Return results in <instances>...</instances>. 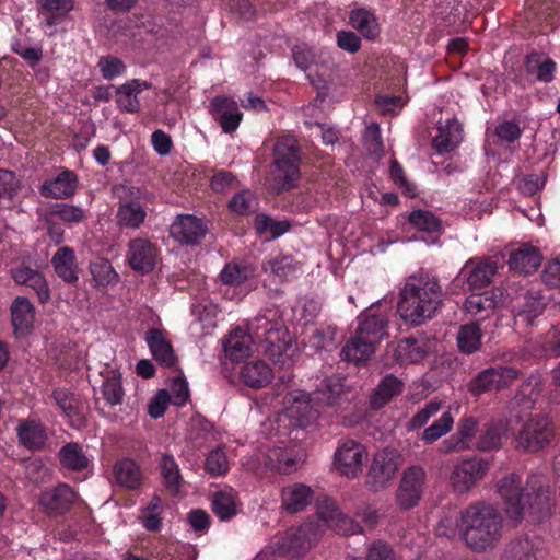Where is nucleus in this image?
Here are the masks:
<instances>
[{"mask_svg": "<svg viewBox=\"0 0 560 560\" xmlns=\"http://www.w3.org/2000/svg\"><path fill=\"white\" fill-rule=\"evenodd\" d=\"M498 492L512 520L520 521L527 513L534 523H541L551 514L550 490L544 475L530 474L522 487L520 475L508 474L498 482Z\"/></svg>", "mask_w": 560, "mask_h": 560, "instance_id": "1", "label": "nucleus"}, {"mask_svg": "<svg viewBox=\"0 0 560 560\" xmlns=\"http://www.w3.org/2000/svg\"><path fill=\"white\" fill-rule=\"evenodd\" d=\"M508 433L509 424L504 418H491L479 422L471 416L462 417L456 423L455 432L438 445V452L442 455L465 451L498 452L508 440Z\"/></svg>", "mask_w": 560, "mask_h": 560, "instance_id": "2", "label": "nucleus"}, {"mask_svg": "<svg viewBox=\"0 0 560 560\" xmlns=\"http://www.w3.org/2000/svg\"><path fill=\"white\" fill-rule=\"evenodd\" d=\"M442 288L436 277L420 270L406 279L399 293L397 312L412 326L430 320L442 303Z\"/></svg>", "mask_w": 560, "mask_h": 560, "instance_id": "3", "label": "nucleus"}, {"mask_svg": "<svg viewBox=\"0 0 560 560\" xmlns=\"http://www.w3.org/2000/svg\"><path fill=\"white\" fill-rule=\"evenodd\" d=\"M459 527L465 544L472 551L481 552L500 541L503 518L493 505L478 502L462 511Z\"/></svg>", "mask_w": 560, "mask_h": 560, "instance_id": "4", "label": "nucleus"}, {"mask_svg": "<svg viewBox=\"0 0 560 560\" xmlns=\"http://www.w3.org/2000/svg\"><path fill=\"white\" fill-rule=\"evenodd\" d=\"M273 154L277 189L288 190L300 179V147L294 138L282 137L276 142Z\"/></svg>", "mask_w": 560, "mask_h": 560, "instance_id": "5", "label": "nucleus"}, {"mask_svg": "<svg viewBox=\"0 0 560 560\" xmlns=\"http://www.w3.org/2000/svg\"><path fill=\"white\" fill-rule=\"evenodd\" d=\"M501 268L494 257L469 258L453 280V285L462 291L475 292L489 287Z\"/></svg>", "mask_w": 560, "mask_h": 560, "instance_id": "6", "label": "nucleus"}, {"mask_svg": "<svg viewBox=\"0 0 560 560\" xmlns=\"http://www.w3.org/2000/svg\"><path fill=\"white\" fill-rule=\"evenodd\" d=\"M555 436V425L547 415L537 413L526 419L515 435V446L526 453L546 448Z\"/></svg>", "mask_w": 560, "mask_h": 560, "instance_id": "7", "label": "nucleus"}, {"mask_svg": "<svg viewBox=\"0 0 560 560\" xmlns=\"http://www.w3.org/2000/svg\"><path fill=\"white\" fill-rule=\"evenodd\" d=\"M520 371L508 365H495L481 370L468 383V392L474 397L486 393H499L511 386L518 377Z\"/></svg>", "mask_w": 560, "mask_h": 560, "instance_id": "8", "label": "nucleus"}, {"mask_svg": "<svg viewBox=\"0 0 560 560\" xmlns=\"http://www.w3.org/2000/svg\"><path fill=\"white\" fill-rule=\"evenodd\" d=\"M255 336L261 342L264 353L271 360L279 359L291 346L289 330L282 322L258 319Z\"/></svg>", "mask_w": 560, "mask_h": 560, "instance_id": "9", "label": "nucleus"}, {"mask_svg": "<svg viewBox=\"0 0 560 560\" xmlns=\"http://www.w3.org/2000/svg\"><path fill=\"white\" fill-rule=\"evenodd\" d=\"M491 466L487 458L472 456L456 464L451 472L450 481L458 494L469 492L483 479Z\"/></svg>", "mask_w": 560, "mask_h": 560, "instance_id": "10", "label": "nucleus"}, {"mask_svg": "<svg viewBox=\"0 0 560 560\" xmlns=\"http://www.w3.org/2000/svg\"><path fill=\"white\" fill-rule=\"evenodd\" d=\"M401 464L400 455L395 448L385 447L374 454L366 483L377 492L385 489L394 479Z\"/></svg>", "mask_w": 560, "mask_h": 560, "instance_id": "11", "label": "nucleus"}, {"mask_svg": "<svg viewBox=\"0 0 560 560\" xmlns=\"http://www.w3.org/2000/svg\"><path fill=\"white\" fill-rule=\"evenodd\" d=\"M427 472L423 467L413 465L408 467L401 476L396 491V503L402 510L415 508L423 493Z\"/></svg>", "mask_w": 560, "mask_h": 560, "instance_id": "12", "label": "nucleus"}, {"mask_svg": "<svg viewBox=\"0 0 560 560\" xmlns=\"http://www.w3.org/2000/svg\"><path fill=\"white\" fill-rule=\"evenodd\" d=\"M317 541V533L312 523L302 524L298 528L288 529L278 540V550L291 559L303 557Z\"/></svg>", "mask_w": 560, "mask_h": 560, "instance_id": "13", "label": "nucleus"}, {"mask_svg": "<svg viewBox=\"0 0 560 560\" xmlns=\"http://www.w3.org/2000/svg\"><path fill=\"white\" fill-rule=\"evenodd\" d=\"M159 247L147 237H135L128 242L126 261L137 273H150L159 259Z\"/></svg>", "mask_w": 560, "mask_h": 560, "instance_id": "14", "label": "nucleus"}, {"mask_svg": "<svg viewBox=\"0 0 560 560\" xmlns=\"http://www.w3.org/2000/svg\"><path fill=\"white\" fill-rule=\"evenodd\" d=\"M364 446L354 441L346 440L335 452V466L337 470L348 478H355L362 472Z\"/></svg>", "mask_w": 560, "mask_h": 560, "instance_id": "15", "label": "nucleus"}, {"mask_svg": "<svg viewBox=\"0 0 560 560\" xmlns=\"http://www.w3.org/2000/svg\"><path fill=\"white\" fill-rule=\"evenodd\" d=\"M208 231L207 222L194 214L177 215L170 228L171 236L187 245L199 244Z\"/></svg>", "mask_w": 560, "mask_h": 560, "instance_id": "16", "label": "nucleus"}, {"mask_svg": "<svg viewBox=\"0 0 560 560\" xmlns=\"http://www.w3.org/2000/svg\"><path fill=\"white\" fill-rule=\"evenodd\" d=\"M209 113L224 133H233L243 120V113L235 100L215 96L210 101Z\"/></svg>", "mask_w": 560, "mask_h": 560, "instance_id": "17", "label": "nucleus"}, {"mask_svg": "<svg viewBox=\"0 0 560 560\" xmlns=\"http://www.w3.org/2000/svg\"><path fill=\"white\" fill-rule=\"evenodd\" d=\"M304 459V451L296 444L269 448L265 464L280 474H291L299 469Z\"/></svg>", "mask_w": 560, "mask_h": 560, "instance_id": "18", "label": "nucleus"}, {"mask_svg": "<svg viewBox=\"0 0 560 560\" xmlns=\"http://www.w3.org/2000/svg\"><path fill=\"white\" fill-rule=\"evenodd\" d=\"M77 492L67 483L46 490L39 499L40 505L49 515H61L68 512L77 501Z\"/></svg>", "mask_w": 560, "mask_h": 560, "instance_id": "19", "label": "nucleus"}, {"mask_svg": "<svg viewBox=\"0 0 560 560\" xmlns=\"http://www.w3.org/2000/svg\"><path fill=\"white\" fill-rule=\"evenodd\" d=\"M78 186V175L73 171L63 170L54 178L45 180L39 192L45 198L68 199L75 194Z\"/></svg>", "mask_w": 560, "mask_h": 560, "instance_id": "20", "label": "nucleus"}, {"mask_svg": "<svg viewBox=\"0 0 560 560\" xmlns=\"http://www.w3.org/2000/svg\"><path fill=\"white\" fill-rule=\"evenodd\" d=\"M11 278L15 284L24 285L32 289L42 304L50 300V289L45 276L28 266L22 265L12 268L10 271Z\"/></svg>", "mask_w": 560, "mask_h": 560, "instance_id": "21", "label": "nucleus"}, {"mask_svg": "<svg viewBox=\"0 0 560 560\" xmlns=\"http://www.w3.org/2000/svg\"><path fill=\"white\" fill-rule=\"evenodd\" d=\"M542 255L539 248L530 245L523 244L518 248L512 250L509 257L510 270L528 276L538 270L541 265Z\"/></svg>", "mask_w": 560, "mask_h": 560, "instance_id": "22", "label": "nucleus"}, {"mask_svg": "<svg viewBox=\"0 0 560 560\" xmlns=\"http://www.w3.org/2000/svg\"><path fill=\"white\" fill-rule=\"evenodd\" d=\"M359 325L355 334L361 336L368 342L377 346L385 337L388 336V319L385 314L362 313L359 317Z\"/></svg>", "mask_w": 560, "mask_h": 560, "instance_id": "23", "label": "nucleus"}, {"mask_svg": "<svg viewBox=\"0 0 560 560\" xmlns=\"http://www.w3.org/2000/svg\"><path fill=\"white\" fill-rule=\"evenodd\" d=\"M281 506L290 514L301 512L314 500V491L301 482L288 485L281 489Z\"/></svg>", "mask_w": 560, "mask_h": 560, "instance_id": "24", "label": "nucleus"}, {"mask_svg": "<svg viewBox=\"0 0 560 560\" xmlns=\"http://www.w3.org/2000/svg\"><path fill=\"white\" fill-rule=\"evenodd\" d=\"M526 77L532 82L550 83L555 79L557 63L545 54L532 52L525 57Z\"/></svg>", "mask_w": 560, "mask_h": 560, "instance_id": "25", "label": "nucleus"}, {"mask_svg": "<svg viewBox=\"0 0 560 560\" xmlns=\"http://www.w3.org/2000/svg\"><path fill=\"white\" fill-rule=\"evenodd\" d=\"M16 435L20 444L32 452L42 451L47 442L45 425L35 419L21 420L16 427Z\"/></svg>", "mask_w": 560, "mask_h": 560, "instance_id": "26", "label": "nucleus"}, {"mask_svg": "<svg viewBox=\"0 0 560 560\" xmlns=\"http://www.w3.org/2000/svg\"><path fill=\"white\" fill-rule=\"evenodd\" d=\"M113 476L118 486L131 491L139 490L144 478L141 467L129 457L116 460Z\"/></svg>", "mask_w": 560, "mask_h": 560, "instance_id": "27", "label": "nucleus"}, {"mask_svg": "<svg viewBox=\"0 0 560 560\" xmlns=\"http://www.w3.org/2000/svg\"><path fill=\"white\" fill-rule=\"evenodd\" d=\"M51 265L56 275L67 284L79 281V266L74 249L70 246L59 247L52 255Z\"/></svg>", "mask_w": 560, "mask_h": 560, "instance_id": "28", "label": "nucleus"}, {"mask_svg": "<svg viewBox=\"0 0 560 560\" xmlns=\"http://www.w3.org/2000/svg\"><path fill=\"white\" fill-rule=\"evenodd\" d=\"M463 140V126L453 117L440 122L438 133L432 140V147L440 154L453 151Z\"/></svg>", "mask_w": 560, "mask_h": 560, "instance_id": "29", "label": "nucleus"}, {"mask_svg": "<svg viewBox=\"0 0 560 560\" xmlns=\"http://www.w3.org/2000/svg\"><path fill=\"white\" fill-rule=\"evenodd\" d=\"M502 292L500 290H486L481 293L472 292L465 301L464 307L467 313L477 317L476 322L482 320L497 307L501 301Z\"/></svg>", "mask_w": 560, "mask_h": 560, "instance_id": "30", "label": "nucleus"}, {"mask_svg": "<svg viewBox=\"0 0 560 560\" xmlns=\"http://www.w3.org/2000/svg\"><path fill=\"white\" fill-rule=\"evenodd\" d=\"M513 307L516 311L515 318L526 325H533L545 310V299L535 291H525L516 298Z\"/></svg>", "mask_w": 560, "mask_h": 560, "instance_id": "31", "label": "nucleus"}, {"mask_svg": "<svg viewBox=\"0 0 560 560\" xmlns=\"http://www.w3.org/2000/svg\"><path fill=\"white\" fill-rule=\"evenodd\" d=\"M10 314L15 335H25L33 329L35 306L26 296H16L12 301Z\"/></svg>", "mask_w": 560, "mask_h": 560, "instance_id": "32", "label": "nucleus"}, {"mask_svg": "<svg viewBox=\"0 0 560 560\" xmlns=\"http://www.w3.org/2000/svg\"><path fill=\"white\" fill-rule=\"evenodd\" d=\"M147 218L145 209L133 199L120 198L116 213L117 224L120 230H137Z\"/></svg>", "mask_w": 560, "mask_h": 560, "instance_id": "33", "label": "nucleus"}, {"mask_svg": "<svg viewBox=\"0 0 560 560\" xmlns=\"http://www.w3.org/2000/svg\"><path fill=\"white\" fill-rule=\"evenodd\" d=\"M240 380L250 388H262L272 380V369L264 361L244 363L240 369Z\"/></svg>", "mask_w": 560, "mask_h": 560, "instance_id": "34", "label": "nucleus"}, {"mask_svg": "<svg viewBox=\"0 0 560 560\" xmlns=\"http://www.w3.org/2000/svg\"><path fill=\"white\" fill-rule=\"evenodd\" d=\"M145 341L150 348L153 358L166 368H172L176 364V357L174 354L171 342L165 338L164 332L160 329L152 328L147 332Z\"/></svg>", "mask_w": 560, "mask_h": 560, "instance_id": "35", "label": "nucleus"}, {"mask_svg": "<svg viewBox=\"0 0 560 560\" xmlns=\"http://www.w3.org/2000/svg\"><path fill=\"white\" fill-rule=\"evenodd\" d=\"M376 346L368 342L358 334L350 338L340 351L342 361L360 365L369 361L375 353Z\"/></svg>", "mask_w": 560, "mask_h": 560, "instance_id": "36", "label": "nucleus"}, {"mask_svg": "<svg viewBox=\"0 0 560 560\" xmlns=\"http://www.w3.org/2000/svg\"><path fill=\"white\" fill-rule=\"evenodd\" d=\"M226 358L231 361H242L249 357L252 351V336L242 328H235L223 341Z\"/></svg>", "mask_w": 560, "mask_h": 560, "instance_id": "37", "label": "nucleus"}, {"mask_svg": "<svg viewBox=\"0 0 560 560\" xmlns=\"http://www.w3.org/2000/svg\"><path fill=\"white\" fill-rule=\"evenodd\" d=\"M59 463L65 470L82 471L90 466L83 446L78 442H69L62 445L57 454Z\"/></svg>", "mask_w": 560, "mask_h": 560, "instance_id": "38", "label": "nucleus"}, {"mask_svg": "<svg viewBox=\"0 0 560 560\" xmlns=\"http://www.w3.org/2000/svg\"><path fill=\"white\" fill-rule=\"evenodd\" d=\"M44 25L54 27L62 23L73 10V0H37Z\"/></svg>", "mask_w": 560, "mask_h": 560, "instance_id": "39", "label": "nucleus"}, {"mask_svg": "<svg viewBox=\"0 0 560 560\" xmlns=\"http://www.w3.org/2000/svg\"><path fill=\"white\" fill-rule=\"evenodd\" d=\"M349 23L365 39L375 40L380 36V24L371 10L364 8L352 10L349 15Z\"/></svg>", "mask_w": 560, "mask_h": 560, "instance_id": "40", "label": "nucleus"}, {"mask_svg": "<svg viewBox=\"0 0 560 560\" xmlns=\"http://www.w3.org/2000/svg\"><path fill=\"white\" fill-rule=\"evenodd\" d=\"M407 222L417 232L427 233L435 237L443 233L442 220L430 210H412L407 217Z\"/></svg>", "mask_w": 560, "mask_h": 560, "instance_id": "41", "label": "nucleus"}, {"mask_svg": "<svg viewBox=\"0 0 560 560\" xmlns=\"http://www.w3.org/2000/svg\"><path fill=\"white\" fill-rule=\"evenodd\" d=\"M160 474L163 485L171 495H177L184 483L179 466L174 456L163 453L159 462Z\"/></svg>", "mask_w": 560, "mask_h": 560, "instance_id": "42", "label": "nucleus"}, {"mask_svg": "<svg viewBox=\"0 0 560 560\" xmlns=\"http://www.w3.org/2000/svg\"><path fill=\"white\" fill-rule=\"evenodd\" d=\"M404 389L401 380L393 374L385 375L374 393L371 396V405L374 409H380L389 402L393 398L400 395Z\"/></svg>", "mask_w": 560, "mask_h": 560, "instance_id": "43", "label": "nucleus"}, {"mask_svg": "<svg viewBox=\"0 0 560 560\" xmlns=\"http://www.w3.org/2000/svg\"><path fill=\"white\" fill-rule=\"evenodd\" d=\"M482 336L483 334L478 322L462 325L456 337L459 352L470 355L479 351Z\"/></svg>", "mask_w": 560, "mask_h": 560, "instance_id": "44", "label": "nucleus"}, {"mask_svg": "<svg viewBox=\"0 0 560 560\" xmlns=\"http://www.w3.org/2000/svg\"><path fill=\"white\" fill-rule=\"evenodd\" d=\"M255 269L245 261L226 262L221 270L219 278L224 285L240 287L254 277Z\"/></svg>", "mask_w": 560, "mask_h": 560, "instance_id": "45", "label": "nucleus"}, {"mask_svg": "<svg viewBox=\"0 0 560 560\" xmlns=\"http://www.w3.org/2000/svg\"><path fill=\"white\" fill-rule=\"evenodd\" d=\"M454 424V416L452 415L451 411L446 410L442 412V415L438 419H435L430 425H428L421 431L419 440L425 446L432 445L441 438L448 434L453 430Z\"/></svg>", "mask_w": 560, "mask_h": 560, "instance_id": "46", "label": "nucleus"}, {"mask_svg": "<svg viewBox=\"0 0 560 560\" xmlns=\"http://www.w3.org/2000/svg\"><path fill=\"white\" fill-rule=\"evenodd\" d=\"M256 233L266 240H276L287 233L291 224L288 220H276L268 214L258 213L254 220Z\"/></svg>", "mask_w": 560, "mask_h": 560, "instance_id": "47", "label": "nucleus"}, {"mask_svg": "<svg viewBox=\"0 0 560 560\" xmlns=\"http://www.w3.org/2000/svg\"><path fill=\"white\" fill-rule=\"evenodd\" d=\"M393 355L398 364L405 365L422 361L425 351L416 339L404 338L397 342Z\"/></svg>", "mask_w": 560, "mask_h": 560, "instance_id": "48", "label": "nucleus"}, {"mask_svg": "<svg viewBox=\"0 0 560 560\" xmlns=\"http://www.w3.org/2000/svg\"><path fill=\"white\" fill-rule=\"evenodd\" d=\"M22 188L21 180L13 171L0 168V207L11 209Z\"/></svg>", "mask_w": 560, "mask_h": 560, "instance_id": "49", "label": "nucleus"}, {"mask_svg": "<svg viewBox=\"0 0 560 560\" xmlns=\"http://www.w3.org/2000/svg\"><path fill=\"white\" fill-rule=\"evenodd\" d=\"M264 269L266 271L270 270L275 276L282 280H290L296 277L301 267L293 256L279 254L264 262Z\"/></svg>", "mask_w": 560, "mask_h": 560, "instance_id": "50", "label": "nucleus"}, {"mask_svg": "<svg viewBox=\"0 0 560 560\" xmlns=\"http://www.w3.org/2000/svg\"><path fill=\"white\" fill-rule=\"evenodd\" d=\"M90 272L95 288H106L117 283L119 280V275L114 269L112 262L105 258H97L91 261Z\"/></svg>", "mask_w": 560, "mask_h": 560, "instance_id": "51", "label": "nucleus"}, {"mask_svg": "<svg viewBox=\"0 0 560 560\" xmlns=\"http://www.w3.org/2000/svg\"><path fill=\"white\" fill-rule=\"evenodd\" d=\"M104 400L109 406L121 405L125 397L122 388L121 375L118 371L112 370L105 376L101 386Z\"/></svg>", "mask_w": 560, "mask_h": 560, "instance_id": "52", "label": "nucleus"}, {"mask_svg": "<svg viewBox=\"0 0 560 560\" xmlns=\"http://www.w3.org/2000/svg\"><path fill=\"white\" fill-rule=\"evenodd\" d=\"M212 511L221 521H229L236 515L235 492L230 490H221L213 494Z\"/></svg>", "mask_w": 560, "mask_h": 560, "instance_id": "53", "label": "nucleus"}, {"mask_svg": "<svg viewBox=\"0 0 560 560\" xmlns=\"http://www.w3.org/2000/svg\"><path fill=\"white\" fill-rule=\"evenodd\" d=\"M442 407V400L436 398L429 400L409 419L406 424L407 430L413 432L427 428L428 422L441 411Z\"/></svg>", "mask_w": 560, "mask_h": 560, "instance_id": "54", "label": "nucleus"}, {"mask_svg": "<svg viewBox=\"0 0 560 560\" xmlns=\"http://www.w3.org/2000/svg\"><path fill=\"white\" fill-rule=\"evenodd\" d=\"M47 210L49 215H55L57 220L69 225L82 223L88 219L86 210L71 203H55Z\"/></svg>", "mask_w": 560, "mask_h": 560, "instance_id": "55", "label": "nucleus"}, {"mask_svg": "<svg viewBox=\"0 0 560 560\" xmlns=\"http://www.w3.org/2000/svg\"><path fill=\"white\" fill-rule=\"evenodd\" d=\"M52 398L68 418L81 420L80 401L73 393L66 388H56Z\"/></svg>", "mask_w": 560, "mask_h": 560, "instance_id": "56", "label": "nucleus"}, {"mask_svg": "<svg viewBox=\"0 0 560 560\" xmlns=\"http://www.w3.org/2000/svg\"><path fill=\"white\" fill-rule=\"evenodd\" d=\"M343 394V384L339 380H325L320 389L317 392L316 399L327 406H339L341 395Z\"/></svg>", "mask_w": 560, "mask_h": 560, "instance_id": "57", "label": "nucleus"}, {"mask_svg": "<svg viewBox=\"0 0 560 560\" xmlns=\"http://www.w3.org/2000/svg\"><path fill=\"white\" fill-rule=\"evenodd\" d=\"M97 67L100 69L102 78L107 81H112L115 78L125 74L127 69L125 62L114 55H106L100 57L97 61Z\"/></svg>", "mask_w": 560, "mask_h": 560, "instance_id": "58", "label": "nucleus"}, {"mask_svg": "<svg viewBox=\"0 0 560 560\" xmlns=\"http://www.w3.org/2000/svg\"><path fill=\"white\" fill-rule=\"evenodd\" d=\"M256 200L249 190H242L236 192L228 203L231 212L237 215H248L255 210Z\"/></svg>", "mask_w": 560, "mask_h": 560, "instance_id": "59", "label": "nucleus"}, {"mask_svg": "<svg viewBox=\"0 0 560 560\" xmlns=\"http://www.w3.org/2000/svg\"><path fill=\"white\" fill-rule=\"evenodd\" d=\"M206 470L213 477L229 471V460L223 447L212 450L206 458Z\"/></svg>", "mask_w": 560, "mask_h": 560, "instance_id": "60", "label": "nucleus"}, {"mask_svg": "<svg viewBox=\"0 0 560 560\" xmlns=\"http://www.w3.org/2000/svg\"><path fill=\"white\" fill-rule=\"evenodd\" d=\"M389 175L395 185H397L406 195L409 197H415L417 195L416 186L407 179L404 167L396 159H392L390 161Z\"/></svg>", "mask_w": 560, "mask_h": 560, "instance_id": "61", "label": "nucleus"}, {"mask_svg": "<svg viewBox=\"0 0 560 560\" xmlns=\"http://www.w3.org/2000/svg\"><path fill=\"white\" fill-rule=\"evenodd\" d=\"M237 183L236 176L225 170L217 171L211 179L210 187L214 192H225L226 190L233 188Z\"/></svg>", "mask_w": 560, "mask_h": 560, "instance_id": "62", "label": "nucleus"}, {"mask_svg": "<svg viewBox=\"0 0 560 560\" xmlns=\"http://www.w3.org/2000/svg\"><path fill=\"white\" fill-rule=\"evenodd\" d=\"M171 402V395L167 389H160L148 405V413L153 419H159L164 416L168 404Z\"/></svg>", "mask_w": 560, "mask_h": 560, "instance_id": "63", "label": "nucleus"}, {"mask_svg": "<svg viewBox=\"0 0 560 560\" xmlns=\"http://www.w3.org/2000/svg\"><path fill=\"white\" fill-rule=\"evenodd\" d=\"M365 560H396L394 550L387 542L373 541L368 548Z\"/></svg>", "mask_w": 560, "mask_h": 560, "instance_id": "64", "label": "nucleus"}]
</instances>
